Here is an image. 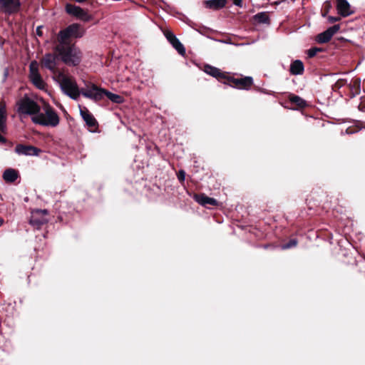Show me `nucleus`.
I'll use <instances>...</instances> for the list:
<instances>
[{
  "instance_id": "nucleus-23",
  "label": "nucleus",
  "mask_w": 365,
  "mask_h": 365,
  "mask_svg": "<svg viewBox=\"0 0 365 365\" xmlns=\"http://www.w3.org/2000/svg\"><path fill=\"white\" fill-rule=\"evenodd\" d=\"M361 80L359 78H354L349 84L351 98L354 97L360 93Z\"/></svg>"
},
{
  "instance_id": "nucleus-37",
  "label": "nucleus",
  "mask_w": 365,
  "mask_h": 365,
  "mask_svg": "<svg viewBox=\"0 0 365 365\" xmlns=\"http://www.w3.org/2000/svg\"><path fill=\"white\" fill-rule=\"evenodd\" d=\"M233 4L237 6H242V0H232Z\"/></svg>"
},
{
  "instance_id": "nucleus-27",
  "label": "nucleus",
  "mask_w": 365,
  "mask_h": 365,
  "mask_svg": "<svg viewBox=\"0 0 365 365\" xmlns=\"http://www.w3.org/2000/svg\"><path fill=\"white\" fill-rule=\"evenodd\" d=\"M254 19L259 24H269L270 19L267 12H259L254 16Z\"/></svg>"
},
{
  "instance_id": "nucleus-4",
  "label": "nucleus",
  "mask_w": 365,
  "mask_h": 365,
  "mask_svg": "<svg viewBox=\"0 0 365 365\" xmlns=\"http://www.w3.org/2000/svg\"><path fill=\"white\" fill-rule=\"evenodd\" d=\"M17 111L21 115H37L40 114L41 106L27 96H24L17 102Z\"/></svg>"
},
{
  "instance_id": "nucleus-7",
  "label": "nucleus",
  "mask_w": 365,
  "mask_h": 365,
  "mask_svg": "<svg viewBox=\"0 0 365 365\" xmlns=\"http://www.w3.org/2000/svg\"><path fill=\"white\" fill-rule=\"evenodd\" d=\"M60 86L63 93L73 100H77L81 94V88H78L75 79L71 77L60 82Z\"/></svg>"
},
{
  "instance_id": "nucleus-13",
  "label": "nucleus",
  "mask_w": 365,
  "mask_h": 365,
  "mask_svg": "<svg viewBox=\"0 0 365 365\" xmlns=\"http://www.w3.org/2000/svg\"><path fill=\"white\" fill-rule=\"evenodd\" d=\"M204 71L207 74L212 76L213 78H215L219 82L222 83L224 84L227 77L228 76L229 73L226 71H222L220 68L208 64L205 66Z\"/></svg>"
},
{
  "instance_id": "nucleus-25",
  "label": "nucleus",
  "mask_w": 365,
  "mask_h": 365,
  "mask_svg": "<svg viewBox=\"0 0 365 365\" xmlns=\"http://www.w3.org/2000/svg\"><path fill=\"white\" fill-rule=\"evenodd\" d=\"M205 3L207 7L218 10L225 6L227 0H207Z\"/></svg>"
},
{
  "instance_id": "nucleus-32",
  "label": "nucleus",
  "mask_w": 365,
  "mask_h": 365,
  "mask_svg": "<svg viewBox=\"0 0 365 365\" xmlns=\"http://www.w3.org/2000/svg\"><path fill=\"white\" fill-rule=\"evenodd\" d=\"M321 51V49L317 47H313L307 51V55L309 58L314 57L318 52Z\"/></svg>"
},
{
  "instance_id": "nucleus-6",
  "label": "nucleus",
  "mask_w": 365,
  "mask_h": 365,
  "mask_svg": "<svg viewBox=\"0 0 365 365\" xmlns=\"http://www.w3.org/2000/svg\"><path fill=\"white\" fill-rule=\"evenodd\" d=\"M105 90L92 82H88L86 83V87L81 88V94L85 98L98 103L105 98Z\"/></svg>"
},
{
  "instance_id": "nucleus-33",
  "label": "nucleus",
  "mask_w": 365,
  "mask_h": 365,
  "mask_svg": "<svg viewBox=\"0 0 365 365\" xmlns=\"http://www.w3.org/2000/svg\"><path fill=\"white\" fill-rule=\"evenodd\" d=\"M178 178L180 182H183L185 179V172L180 170L178 173Z\"/></svg>"
},
{
  "instance_id": "nucleus-36",
  "label": "nucleus",
  "mask_w": 365,
  "mask_h": 365,
  "mask_svg": "<svg viewBox=\"0 0 365 365\" xmlns=\"http://www.w3.org/2000/svg\"><path fill=\"white\" fill-rule=\"evenodd\" d=\"M43 26H39L36 28V35L38 36H43V31H42Z\"/></svg>"
},
{
  "instance_id": "nucleus-10",
  "label": "nucleus",
  "mask_w": 365,
  "mask_h": 365,
  "mask_svg": "<svg viewBox=\"0 0 365 365\" xmlns=\"http://www.w3.org/2000/svg\"><path fill=\"white\" fill-rule=\"evenodd\" d=\"M59 59V56L53 50V53H46L41 59V66L47 68L53 73H56L58 71L57 61Z\"/></svg>"
},
{
  "instance_id": "nucleus-20",
  "label": "nucleus",
  "mask_w": 365,
  "mask_h": 365,
  "mask_svg": "<svg viewBox=\"0 0 365 365\" xmlns=\"http://www.w3.org/2000/svg\"><path fill=\"white\" fill-rule=\"evenodd\" d=\"M194 198L196 200V202H197L199 204L203 206H217L218 204L217 201L215 198L210 197L203 193L195 195Z\"/></svg>"
},
{
  "instance_id": "nucleus-29",
  "label": "nucleus",
  "mask_w": 365,
  "mask_h": 365,
  "mask_svg": "<svg viewBox=\"0 0 365 365\" xmlns=\"http://www.w3.org/2000/svg\"><path fill=\"white\" fill-rule=\"evenodd\" d=\"M331 8H332V5H331V1H326L324 3L322 9V16L323 17L327 16V15L329 13Z\"/></svg>"
},
{
  "instance_id": "nucleus-11",
  "label": "nucleus",
  "mask_w": 365,
  "mask_h": 365,
  "mask_svg": "<svg viewBox=\"0 0 365 365\" xmlns=\"http://www.w3.org/2000/svg\"><path fill=\"white\" fill-rule=\"evenodd\" d=\"M163 34L168 41V42L173 46V47L180 54L181 56L185 55V48L179 39L175 36L173 32L170 29H165Z\"/></svg>"
},
{
  "instance_id": "nucleus-2",
  "label": "nucleus",
  "mask_w": 365,
  "mask_h": 365,
  "mask_svg": "<svg viewBox=\"0 0 365 365\" xmlns=\"http://www.w3.org/2000/svg\"><path fill=\"white\" fill-rule=\"evenodd\" d=\"M31 120L34 123L40 125L56 127L59 124L60 118L56 111L48 106L46 108L45 113H40L31 117Z\"/></svg>"
},
{
  "instance_id": "nucleus-12",
  "label": "nucleus",
  "mask_w": 365,
  "mask_h": 365,
  "mask_svg": "<svg viewBox=\"0 0 365 365\" xmlns=\"http://www.w3.org/2000/svg\"><path fill=\"white\" fill-rule=\"evenodd\" d=\"M1 10L6 14H16L21 9L19 0H0Z\"/></svg>"
},
{
  "instance_id": "nucleus-34",
  "label": "nucleus",
  "mask_w": 365,
  "mask_h": 365,
  "mask_svg": "<svg viewBox=\"0 0 365 365\" xmlns=\"http://www.w3.org/2000/svg\"><path fill=\"white\" fill-rule=\"evenodd\" d=\"M327 17L329 23L330 24H333L341 20V17L339 16H327Z\"/></svg>"
},
{
  "instance_id": "nucleus-15",
  "label": "nucleus",
  "mask_w": 365,
  "mask_h": 365,
  "mask_svg": "<svg viewBox=\"0 0 365 365\" xmlns=\"http://www.w3.org/2000/svg\"><path fill=\"white\" fill-rule=\"evenodd\" d=\"M15 152L19 155L37 156L41 150L31 145L17 144L15 148Z\"/></svg>"
},
{
  "instance_id": "nucleus-38",
  "label": "nucleus",
  "mask_w": 365,
  "mask_h": 365,
  "mask_svg": "<svg viewBox=\"0 0 365 365\" xmlns=\"http://www.w3.org/2000/svg\"><path fill=\"white\" fill-rule=\"evenodd\" d=\"M4 220L0 217V226L3 224Z\"/></svg>"
},
{
  "instance_id": "nucleus-31",
  "label": "nucleus",
  "mask_w": 365,
  "mask_h": 365,
  "mask_svg": "<svg viewBox=\"0 0 365 365\" xmlns=\"http://www.w3.org/2000/svg\"><path fill=\"white\" fill-rule=\"evenodd\" d=\"M55 75V80L57 81L59 83L60 82H63L65 78H69L70 77L66 76L62 71H60L58 69L56 73H53Z\"/></svg>"
},
{
  "instance_id": "nucleus-14",
  "label": "nucleus",
  "mask_w": 365,
  "mask_h": 365,
  "mask_svg": "<svg viewBox=\"0 0 365 365\" xmlns=\"http://www.w3.org/2000/svg\"><path fill=\"white\" fill-rule=\"evenodd\" d=\"M340 29L339 24H335L329 28H328L326 31L319 34L317 36V40L319 43H325L329 42L332 36L336 34Z\"/></svg>"
},
{
  "instance_id": "nucleus-21",
  "label": "nucleus",
  "mask_w": 365,
  "mask_h": 365,
  "mask_svg": "<svg viewBox=\"0 0 365 365\" xmlns=\"http://www.w3.org/2000/svg\"><path fill=\"white\" fill-rule=\"evenodd\" d=\"M19 177V171L12 168L6 169L3 173V179L9 183L15 182Z\"/></svg>"
},
{
  "instance_id": "nucleus-22",
  "label": "nucleus",
  "mask_w": 365,
  "mask_h": 365,
  "mask_svg": "<svg viewBox=\"0 0 365 365\" xmlns=\"http://www.w3.org/2000/svg\"><path fill=\"white\" fill-rule=\"evenodd\" d=\"M304 70V64L300 60H295L290 65L289 71L293 75H301Z\"/></svg>"
},
{
  "instance_id": "nucleus-8",
  "label": "nucleus",
  "mask_w": 365,
  "mask_h": 365,
  "mask_svg": "<svg viewBox=\"0 0 365 365\" xmlns=\"http://www.w3.org/2000/svg\"><path fill=\"white\" fill-rule=\"evenodd\" d=\"M29 79L37 88L45 89L46 84L38 72V66L36 61H31L29 65Z\"/></svg>"
},
{
  "instance_id": "nucleus-24",
  "label": "nucleus",
  "mask_w": 365,
  "mask_h": 365,
  "mask_svg": "<svg viewBox=\"0 0 365 365\" xmlns=\"http://www.w3.org/2000/svg\"><path fill=\"white\" fill-rule=\"evenodd\" d=\"M6 106L4 103H0V130L2 133H6Z\"/></svg>"
},
{
  "instance_id": "nucleus-16",
  "label": "nucleus",
  "mask_w": 365,
  "mask_h": 365,
  "mask_svg": "<svg viewBox=\"0 0 365 365\" xmlns=\"http://www.w3.org/2000/svg\"><path fill=\"white\" fill-rule=\"evenodd\" d=\"M81 115L91 130H95L97 128L98 125L97 120L86 108L81 109Z\"/></svg>"
},
{
  "instance_id": "nucleus-5",
  "label": "nucleus",
  "mask_w": 365,
  "mask_h": 365,
  "mask_svg": "<svg viewBox=\"0 0 365 365\" xmlns=\"http://www.w3.org/2000/svg\"><path fill=\"white\" fill-rule=\"evenodd\" d=\"M83 32L80 24H72L59 31L58 41L59 43H72L69 39L71 38H81L83 36Z\"/></svg>"
},
{
  "instance_id": "nucleus-35",
  "label": "nucleus",
  "mask_w": 365,
  "mask_h": 365,
  "mask_svg": "<svg viewBox=\"0 0 365 365\" xmlns=\"http://www.w3.org/2000/svg\"><path fill=\"white\" fill-rule=\"evenodd\" d=\"M359 109L363 112H365V98L362 100L359 103Z\"/></svg>"
},
{
  "instance_id": "nucleus-26",
  "label": "nucleus",
  "mask_w": 365,
  "mask_h": 365,
  "mask_svg": "<svg viewBox=\"0 0 365 365\" xmlns=\"http://www.w3.org/2000/svg\"><path fill=\"white\" fill-rule=\"evenodd\" d=\"M105 97L114 103L120 104L124 102V98L122 96L113 93L106 89L105 90Z\"/></svg>"
},
{
  "instance_id": "nucleus-17",
  "label": "nucleus",
  "mask_w": 365,
  "mask_h": 365,
  "mask_svg": "<svg viewBox=\"0 0 365 365\" xmlns=\"http://www.w3.org/2000/svg\"><path fill=\"white\" fill-rule=\"evenodd\" d=\"M41 213L47 214L46 210H37L36 212H34L30 219V224L33 225L34 227H36L37 229H40L42 225L46 223L47 220L41 216L38 217V215Z\"/></svg>"
},
{
  "instance_id": "nucleus-28",
  "label": "nucleus",
  "mask_w": 365,
  "mask_h": 365,
  "mask_svg": "<svg viewBox=\"0 0 365 365\" xmlns=\"http://www.w3.org/2000/svg\"><path fill=\"white\" fill-rule=\"evenodd\" d=\"M347 84L346 79L344 78H340L339 79L333 86H332V90L334 92L339 93V89Z\"/></svg>"
},
{
  "instance_id": "nucleus-18",
  "label": "nucleus",
  "mask_w": 365,
  "mask_h": 365,
  "mask_svg": "<svg viewBox=\"0 0 365 365\" xmlns=\"http://www.w3.org/2000/svg\"><path fill=\"white\" fill-rule=\"evenodd\" d=\"M288 100L294 109H303L308 106V103L305 100L293 93L289 94Z\"/></svg>"
},
{
  "instance_id": "nucleus-1",
  "label": "nucleus",
  "mask_w": 365,
  "mask_h": 365,
  "mask_svg": "<svg viewBox=\"0 0 365 365\" xmlns=\"http://www.w3.org/2000/svg\"><path fill=\"white\" fill-rule=\"evenodd\" d=\"M54 51L59 56V59L68 66H78L82 61L83 52L73 43H58Z\"/></svg>"
},
{
  "instance_id": "nucleus-30",
  "label": "nucleus",
  "mask_w": 365,
  "mask_h": 365,
  "mask_svg": "<svg viewBox=\"0 0 365 365\" xmlns=\"http://www.w3.org/2000/svg\"><path fill=\"white\" fill-rule=\"evenodd\" d=\"M298 240L296 238H293L289 240L288 242L282 245V249H290L292 247H294L297 245Z\"/></svg>"
},
{
  "instance_id": "nucleus-9",
  "label": "nucleus",
  "mask_w": 365,
  "mask_h": 365,
  "mask_svg": "<svg viewBox=\"0 0 365 365\" xmlns=\"http://www.w3.org/2000/svg\"><path fill=\"white\" fill-rule=\"evenodd\" d=\"M65 10L68 14L75 16L85 22L90 21L92 19L91 15H90L86 10L75 4H66Z\"/></svg>"
},
{
  "instance_id": "nucleus-3",
  "label": "nucleus",
  "mask_w": 365,
  "mask_h": 365,
  "mask_svg": "<svg viewBox=\"0 0 365 365\" xmlns=\"http://www.w3.org/2000/svg\"><path fill=\"white\" fill-rule=\"evenodd\" d=\"M225 84L240 90H250L254 84L251 76H243L242 74L228 73Z\"/></svg>"
},
{
  "instance_id": "nucleus-19",
  "label": "nucleus",
  "mask_w": 365,
  "mask_h": 365,
  "mask_svg": "<svg viewBox=\"0 0 365 365\" xmlns=\"http://www.w3.org/2000/svg\"><path fill=\"white\" fill-rule=\"evenodd\" d=\"M336 9L338 14L343 17H346L353 13L351 11L350 4L346 0H336Z\"/></svg>"
}]
</instances>
